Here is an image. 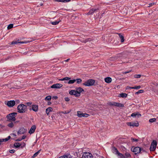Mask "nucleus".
I'll list each match as a JSON object with an SVG mask.
<instances>
[{
    "mask_svg": "<svg viewBox=\"0 0 158 158\" xmlns=\"http://www.w3.org/2000/svg\"><path fill=\"white\" fill-rule=\"evenodd\" d=\"M17 109L18 112L19 113H24L27 111V106L23 104L19 105L18 106Z\"/></svg>",
    "mask_w": 158,
    "mask_h": 158,
    "instance_id": "obj_1",
    "label": "nucleus"
},
{
    "mask_svg": "<svg viewBox=\"0 0 158 158\" xmlns=\"http://www.w3.org/2000/svg\"><path fill=\"white\" fill-rule=\"evenodd\" d=\"M17 113L16 112L11 113L8 114L6 117L8 121H15L16 120L15 116Z\"/></svg>",
    "mask_w": 158,
    "mask_h": 158,
    "instance_id": "obj_2",
    "label": "nucleus"
},
{
    "mask_svg": "<svg viewBox=\"0 0 158 158\" xmlns=\"http://www.w3.org/2000/svg\"><path fill=\"white\" fill-rule=\"evenodd\" d=\"M95 83V81L94 80L89 79L84 83L83 85L86 86H89L93 85Z\"/></svg>",
    "mask_w": 158,
    "mask_h": 158,
    "instance_id": "obj_3",
    "label": "nucleus"
},
{
    "mask_svg": "<svg viewBox=\"0 0 158 158\" xmlns=\"http://www.w3.org/2000/svg\"><path fill=\"white\" fill-rule=\"evenodd\" d=\"M157 143L156 140H154L152 142L151 146L150 148V150L151 151H153L155 150Z\"/></svg>",
    "mask_w": 158,
    "mask_h": 158,
    "instance_id": "obj_4",
    "label": "nucleus"
},
{
    "mask_svg": "<svg viewBox=\"0 0 158 158\" xmlns=\"http://www.w3.org/2000/svg\"><path fill=\"white\" fill-rule=\"evenodd\" d=\"M108 104L110 105L115 106L118 107H124L123 104L114 102H110Z\"/></svg>",
    "mask_w": 158,
    "mask_h": 158,
    "instance_id": "obj_5",
    "label": "nucleus"
},
{
    "mask_svg": "<svg viewBox=\"0 0 158 158\" xmlns=\"http://www.w3.org/2000/svg\"><path fill=\"white\" fill-rule=\"evenodd\" d=\"M141 150V148L138 147L131 148V151L134 152L135 154L139 153Z\"/></svg>",
    "mask_w": 158,
    "mask_h": 158,
    "instance_id": "obj_6",
    "label": "nucleus"
},
{
    "mask_svg": "<svg viewBox=\"0 0 158 158\" xmlns=\"http://www.w3.org/2000/svg\"><path fill=\"white\" fill-rule=\"evenodd\" d=\"M82 158H93V156L90 153L85 152L82 155Z\"/></svg>",
    "mask_w": 158,
    "mask_h": 158,
    "instance_id": "obj_7",
    "label": "nucleus"
},
{
    "mask_svg": "<svg viewBox=\"0 0 158 158\" xmlns=\"http://www.w3.org/2000/svg\"><path fill=\"white\" fill-rule=\"evenodd\" d=\"M5 104L9 107H12L15 105V102L14 100H11L6 102Z\"/></svg>",
    "mask_w": 158,
    "mask_h": 158,
    "instance_id": "obj_8",
    "label": "nucleus"
},
{
    "mask_svg": "<svg viewBox=\"0 0 158 158\" xmlns=\"http://www.w3.org/2000/svg\"><path fill=\"white\" fill-rule=\"evenodd\" d=\"M69 94L71 95H74L76 97L79 96V94L76 90H72L69 92Z\"/></svg>",
    "mask_w": 158,
    "mask_h": 158,
    "instance_id": "obj_9",
    "label": "nucleus"
},
{
    "mask_svg": "<svg viewBox=\"0 0 158 158\" xmlns=\"http://www.w3.org/2000/svg\"><path fill=\"white\" fill-rule=\"evenodd\" d=\"M63 85L59 83H56L52 85L51 87V88L53 89H59Z\"/></svg>",
    "mask_w": 158,
    "mask_h": 158,
    "instance_id": "obj_10",
    "label": "nucleus"
},
{
    "mask_svg": "<svg viewBox=\"0 0 158 158\" xmlns=\"http://www.w3.org/2000/svg\"><path fill=\"white\" fill-rule=\"evenodd\" d=\"M77 116L80 117H87L89 115L87 114L82 113L80 111H78L77 112Z\"/></svg>",
    "mask_w": 158,
    "mask_h": 158,
    "instance_id": "obj_11",
    "label": "nucleus"
},
{
    "mask_svg": "<svg viewBox=\"0 0 158 158\" xmlns=\"http://www.w3.org/2000/svg\"><path fill=\"white\" fill-rule=\"evenodd\" d=\"M127 124L130 127H138L139 126V123L137 122L136 123L130 122H127Z\"/></svg>",
    "mask_w": 158,
    "mask_h": 158,
    "instance_id": "obj_12",
    "label": "nucleus"
},
{
    "mask_svg": "<svg viewBox=\"0 0 158 158\" xmlns=\"http://www.w3.org/2000/svg\"><path fill=\"white\" fill-rule=\"evenodd\" d=\"M31 107V110L35 112H37L38 110V106L37 105H33Z\"/></svg>",
    "mask_w": 158,
    "mask_h": 158,
    "instance_id": "obj_13",
    "label": "nucleus"
},
{
    "mask_svg": "<svg viewBox=\"0 0 158 158\" xmlns=\"http://www.w3.org/2000/svg\"><path fill=\"white\" fill-rule=\"evenodd\" d=\"M36 129V127L35 125H33L31 128L30 130L29 131V133L30 134H31L33 133L34 132Z\"/></svg>",
    "mask_w": 158,
    "mask_h": 158,
    "instance_id": "obj_14",
    "label": "nucleus"
},
{
    "mask_svg": "<svg viewBox=\"0 0 158 158\" xmlns=\"http://www.w3.org/2000/svg\"><path fill=\"white\" fill-rule=\"evenodd\" d=\"M154 85L156 87L153 88L154 92L158 95V83H156Z\"/></svg>",
    "mask_w": 158,
    "mask_h": 158,
    "instance_id": "obj_15",
    "label": "nucleus"
},
{
    "mask_svg": "<svg viewBox=\"0 0 158 158\" xmlns=\"http://www.w3.org/2000/svg\"><path fill=\"white\" fill-rule=\"evenodd\" d=\"M26 132V130L24 128H21L19 129L18 131V134H22Z\"/></svg>",
    "mask_w": 158,
    "mask_h": 158,
    "instance_id": "obj_16",
    "label": "nucleus"
},
{
    "mask_svg": "<svg viewBox=\"0 0 158 158\" xmlns=\"http://www.w3.org/2000/svg\"><path fill=\"white\" fill-rule=\"evenodd\" d=\"M10 138V136H8L7 138L3 139H0V145L2 144L3 142H6L9 140Z\"/></svg>",
    "mask_w": 158,
    "mask_h": 158,
    "instance_id": "obj_17",
    "label": "nucleus"
},
{
    "mask_svg": "<svg viewBox=\"0 0 158 158\" xmlns=\"http://www.w3.org/2000/svg\"><path fill=\"white\" fill-rule=\"evenodd\" d=\"M111 150L112 152L116 155L118 153V152H119L117 149L114 147H112Z\"/></svg>",
    "mask_w": 158,
    "mask_h": 158,
    "instance_id": "obj_18",
    "label": "nucleus"
},
{
    "mask_svg": "<svg viewBox=\"0 0 158 158\" xmlns=\"http://www.w3.org/2000/svg\"><path fill=\"white\" fill-rule=\"evenodd\" d=\"M105 81L107 83H110L111 82L112 80L110 77H107L104 79Z\"/></svg>",
    "mask_w": 158,
    "mask_h": 158,
    "instance_id": "obj_19",
    "label": "nucleus"
},
{
    "mask_svg": "<svg viewBox=\"0 0 158 158\" xmlns=\"http://www.w3.org/2000/svg\"><path fill=\"white\" fill-rule=\"evenodd\" d=\"M76 90L77 92L79 93V96H80V95L81 93L82 92L84 91V89L82 88H81V87H79L78 88H76Z\"/></svg>",
    "mask_w": 158,
    "mask_h": 158,
    "instance_id": "obj_20",
    "label": "nucleus"
},
{
    "mask_svg": "<svg viewBox=\"0 0 158 158\" xmlns=\"http://www.w3.org/2000/svg\"><path fill=\"white\" fill-rule=\"evenodd\" d=\"M52 110L53 109L51 107H49L47 108L46 110V112L47 115H48L49 112L52 111Z\"/></svg>",
    "mask_w": 158,
    "mask_h": 158,
    "instance_id": "obj_21",
    "label": "nucleus"
},
{
    "mask_svg": "<svg viewBox=\"0 0 158 158\" xmlns=\"http://www.w3.org/2000/svg\"><path fill=\"white\" fill-rule=\"evenodd\" d=\"M116 155L118 158H125L123 154L119 152Z\"/></svg>",
    "mask_w": 158,
    "mask_h": 158,
    "instance_id": "obj_22",
    "label": "nucleus"
},
{
    "mask_svg": "<svg viewBox=\"0 0 158 158\" xmlns=\"http://www.w3.org/2000/svg\"><path fill=\"white\" fill-rule=\"evenodd\" d=\"M72 156L70 154L67 155H64L60 157L59 158H72Z\"/></svg>",
    "mask_w": 158,
    "mask_h": 158,
    "instance_id": "obj_23",
    "label": "nucleus"
},
{
    "mask_svg": "<svg viewBox=\"0 0 158 158\" xmlns=\"http://www.w3.org/2000/svg\"><path fill=\"white\" fill-rule=\"evenodd\" d=\"M119 37L121 39V42H123L124 41V37L122 35L121 33H119L118 34Z\"/></svg>",
    "mask_w": 158,
    "mask_h": 158,
    "instance_id": "obj_24",
    "label": "nucleus"
},
{
    "mask_svg": "<svg viewBox=\"0 0 158 158\" xmlns=\"http://www.w3.org/2000/svg\"><path fill=\"white\" fill-rule=\"evenodd\" d=\"M25 42H24L19 41H14L11 42V44H17L18 43L23 44Z\"/></svg>",
    "mask_w": 158,
    "mask_h": 158,
    "instance_id": "obj_25",
    "label": "nucleus"
},
{
    "mask_svg": "<svg viewBox=\"0 0 158 158\" xmlns=\"http://www.w3.org/2000/svg\"><path fill=\"white\" fill-rule=\"evenodd\" d=\"M131 116L133 117H136V116L139 117V116H141V115L140 114H138L135 113H133L131 114Z\"/></svg>",
    "mask_w": 158,
    "mask_h": 158,
    "instance_id": "obj_26",
    "label": "nucleus"
},
{
    "mask_svg": "<svg viewBox=\"0 0 158 158\" xmlns=\"http://www.w3.org/2000/svg\"><path fill=\"white\" fill-rule=\"evenodd\" d=\"M60 22V20H59L58 21H55L54 22H51V23L53 25H56L58 24Z\"/></svg>",
    "mask_w": 158,
    "mask_h": 158,
    "instance_id": "obj_27",
    "label": "nucleus"
},
{
    "mask_svg": "<svg viewBox=\"0 0 158 158\" xmlns=\"http://www.w3.org/2000/svg\"><path fill=\"white\" fill-rule=\"evenodd\" d=\"M127 94L126 93H121L119 94L120 97L122 98H126L127 97Z\"/></svg>",
    "mask_w": 158,
    "mask_h": 158,
    "instance_id": "obj_28",
    "label": "nucleus"
},
{
    "mask_svg": "<svg viewBox=\"0 0 158 158\" xmlns=\"http://www.w3.org/2000/svg\"><path fill=\"white\" fill-rule=\"evenodd\" d=\"M14 146L15 148H18L21 146V144L19 143H15L14 144Z\"/></svg>",
    "mask_w": 158,
    "mask_h": 158,
    "instance_id": "obj_29",
    "label": "nucleus"
},
{
    "mask_svg": "<svg viewBox=\"0 0 158 158\" xmlns=\"http://www.w3.org/2000/svg\"><path fill=\"white\" fill-rule=\"evenodd\" d=\"M40 150H39V151H37V152H35L33 155L32 156V158H34L36 156L38 155V154H39V153L40 152Z\"/></svg>",
    "mask_w": 158,
    "mask_h": 158,
    "instance_id": "obj_30",
    "label": "nucleus"
},
{
    "mask_svg": "<svg viewBox=\"0 0 158 158\" xmlns=\"http://www.w3.org/2000/svg\"><path fill=\"white\" fill-rule=\"evenodd\" d=\"M75 81H77V84H80L82 82V80L80 78H78L76 79H75Z\"/></svg>",
    "mask_w": 158,
    "mask_h": 158,
    "instance_id": "obj_31",
    "label": "nucleus"
},
{
    "mask_svg": "<svg viewBox=\"0 0 158 158\" xmlns=\"http://www.w3.org/2000/svg\"><path fill=\"white\" fill-rule=\"evenodd\" d=\"M75 81V79L73 80H69V81H68V84H72L74 83Z\"/></svg>",
    "mask_w": 158,
    "mask_h": 158,
    "instance_id": "obj_32",
    "label": "nucleus"
},
{
    "mask_svg": "<svg viewBox=\"0 0 158 158\" xmlns=\"http://www.w3.org/2000/svg\"><path fill=\"white\" fill-rule=\"evenodd\" d=\"M52 99L51 96H48L46 97L45 98V100L46 101H50Z\"/></svg>",
    "mask_w": 158,
    "mask_h": 158,
    "instance_id": "obj_33",
    "label": "nucleus"
},
{
    "mask_svg": "<svg viewBox=\"0 0 158 158\" xmlns=\"http://www.w3.org/2000/svg\"><path fill=\"white\" fill-rule=\"evenodd\" d=\"M144 92V90L143 89H140L138 91L136 92L135 93V94H138L140 93H143Z\"/></svg>",
    "mask_w": 158,
    "mask_h": 158,
    "instance_id": "obj_34",
    "label": "nucleus"
},
{
    "mask_svg": "<svg viewBox=\"0 0 158 158\" xmlns=\"http://www.w3.org/2000/svg\"><path fill=\"white\" fill-rule=\"evenodd\" d=\"M95 9H92L90 10L89 11L88 13V14L90 15L92 13H93L95 10Z\"/></svg>",
    "mask_w": 158,
    "mask_h": 158,
    "instance_id": "obj_35",
    "label": "nucleus"
},
{
    "mask_svg": "<svg viewBox=\"0 0 158 158\" xmlns=\"http://www.w3.org/2000/svg\"><path fill=\"white\" fill-rule=\"evenodd\" d=\"M7 126L10 128H12L14 126V124L13 123L11 122L8 124Z\"/></svg>",
    "mask_w": 158,
    "mask_h": 158,
    "instance_id": "obj_36",
    "label": "nucleus"
},
{
    "mask_svg": "<svg viewBox=\"0 0 158 158\" xmlns=\"http://www.w3.org/2000/svg\"><path fill=\"white\" fill-rule=\"evenodd\" d=\"M156 121V118H151V119H149V122H150L151 123L155 122Z\"/></svg>",
    "mask_w": 158,
    "mask_h": 158,
    "instance_id": "obj_37",
    "label": "nucleus"
},
{
    "mask_svg": "<svg viewBox=\"0 0 158 158\" xmlns=\"http://www.w3.org/2000/svg\"><path fill=\"white\" fill-rule=\"evenodd\" d=\"M125 157H129L131 156L130 154L128 152L125 153Z\"/></svg>",
    "mask_w": 158,
    "mask_h": 158,
    "instance_id": "obj_38",
    "label": "nucleus"
},
{
    "mask_svg": "<svg viewBox=\"0 0 158 158\" xmlns=\"http://www.w3.org/2000/svg\"><path fill=\"white\" fill-rule=\"evenodd\" d=\"M13 24H10L8 26L7 28L8 29H9L13 28Z\"/></svg>",
    "mask_w": 158,
    "mask_h": 158,
    "instance_id": "obj_39",
    "label": "nucleus"
},
{
    "mask_svg": "<svg viewBox=\"0 0 158 158\" xmlns=\"http://www.w3.org/2000/svg\"><path fill=\"white\" fill-rule=\"evenodd\" d=\"M141 76L140 74H135L134 76V77L135 78H139Z\"/></svg>",
    "mask_w": 158,
    "mask_h": 158,
    "instance_id": "obj_40",
    "label": "nucleus"
},
{
    "mask_svg": "<svg viewBox=\"0 0 158 158\" xmlns=\"http://www.w3.org/2000/svg\"><path fill=\"white\" fill-rule=\"evenodd\" d=\"M141 88V86L140 85H138V86H135V87H133V89H140Z\"/></svg>",
    "mask_w": 158,
    "mask_h": 158,
    "instance_id": "obj_41",
    "label": "nucleus"
},
{
    "mask_svg": "<svg viewBox=\"0 0 158 158\" xmlns=\"http://www.w3.org/2000/svg\"><path fill=\"white\" fill-rule=\"evenodd\" d=\"M14 102H15V104H18L20 103V101L18 99H17L15 101H14Z\"/></svg>",
    "mask_w": 158,
    "mask_h": 158,
    "instance_id": "obj_42",
    "label": "nucleus"
},
{
    "mask_svg": "<svg viewBox=\"0 0 158 158\" xmlns=\"http://www.w3.org/2000/svg\"><path fill=\"white\" fill-rule=\"evenodd\" d=\"M131 140L132 142H137L138 140L137 139H135L133 138H131Z\"/></svg>",
    "mask_w": 158,
    "mask_h": 158,
    "instance_id": "obj_43",
    "label": "nucleus"
},
{
    "mask_svg": "<svg viewBox=\"0 0 158 158\" xmlns=\"http://www.w3.org/2000/svg\"><path fill=\"white\" fill-rule=\"evenodd\" d=\"M64 78V80H69L70 79V78L68 77H66Z\"/></svg>",
    "mask_w": 158,
    "mask_h": 158,
    "instance_id": "obj_44",
    "label": "nucleus"
},
{
    "mask_svg": "<svg viewBox=\"0 0 158 158\" xmlns=\"http://www.w3.org/2000/svg\"><path fill=\"white\" fill-rule=\"evenodd\" d=\"M70 112V111H68L67 112L66 111H64L61 112V113H63L64 114H66L69 113Z\"/></svg>",
    "mask_w": 158,
    "mask_h": 158,
    "instance_id": "obj_45",
    "label": "nucleus"
},
{
    "mask_svg": "<svg viewBox=\"0 0 158 158\" xmlns=\"http://www.w3.org/2000/svg\"><path fill=\"white\" fill-rule=\"evenodd\" d=\"M126 89H133V87H131L128 86L126 87Z\"/></svg>",
    "mask_w": 158,
    "mask_h": 158,
    "instance_id": "obj_46",
    "label": "nucleus"
},
{
    "mask_svg": "<svg viewBox=\"0 0 158 158\" xmlns=\"http://www.w3.org/2000/svg\"><path fill=\"white\" fill-rule=\"evenodd\" d=\"M9 152L10 153H13L15 152V150L14 149L11 150H10Z\"/></svg>",
    "mask_w": 158,
    "mask_h": 158,
    "instance_id": "obj_47",
    "label": "nucleus"
},
{
    "mask_svg": "<svg viewBox=\"0 0 158 158\" xmlns=\"http://www.w3.org/2000/svg\"><path fill=\"white\" fill-rule=\"evenodd\" d=\"M55 1H56L58 2H63V0H53Z\"/></svg>",
    "mask_w": 158,
    "mask_h": 158,
    "instance_id": "obj_48",
    "label": "nucleus"
},
{
    "mask_svg": "<svg viewBox=\"0 0 158 158\" xmlns=\"http://www.w3.org/2000/svg\"><path fill=\"white\" fill-rule=\"evenodd\" d=\"M31 104L32 103L31 102H27L26 103V104L28 106L31 105Z\"/></svg>",
    "mask_w": 158,
    "mask_h": 158,
    "instance_id": "obj_49",
    "label": "nucleus"
},
{
    "mask_svg": "<svg viewBox=\"0 0 158 158\" xmlns=\"http://www.w3.org/2000/svg\"><path fill=\"white\" fill-rule=\"evenodd\" d=\"M71 0H63V2H68L70 1Z\"/></svg>",
    "mask_w": 158,
    "mask_h": 158,
    "instance_id": "obj_50",
    "label": "nucleus"
},
{
    "mask_svg": "<svg viewBox=\"0 0 158 158\" xmlns=\"http://www.w3.org/2000/svg\"><path fill=\"white\" fill-rule=\"evenodd\" d=\"M131 72V70L128 71H126V72H125L123 73H124V74H126V73H130Z\"/></svg>",
    "mask_w": 158,
    "mask_h": 158,
    "instance_id": "obj_51",
    "label": "nucleus"
},
{
    "mask_svg": "<svg viewBox=\"0 0 158 158\" xmlns=\"http://www.w3.org/2000/svg\"><path fill=\"white\" fill-rule=\"evenodd\" d=\"M154 3H150L149 4V6H148V7H150V6H152L153 5H154Z\"/></svg>",
    "mask_w": 158,
    "mask_h": 158,
    "instance_id": "obj_52",
    "label": "nucleus"
},
{
    "mask_svg": "<svg viewBox=\"0 0 158 158\" xmlns=\"http://www.w3.org/2000/svg\"><path fill=\"white\" fill-rule=\"evenodd\" d=\"M26 137V136L23 135V136H22V138H21V139H22V140L24 139Z\"/></svg>",
    "mask_w": 158,
    "mask_h": 158,
    "instance_id": "obj_53",
    "label": "nucleus"
},
{
    "mask_svg": "<svg viewBox=\"0 0 158 158\" xmlns=\"http://www.w3.org/2000/svg\"><path fill=\"white\" fill-rule=\"evenodd\" d=\"M52 98L54 99H56L57 98V96H53L52 97Z\"/></svg>",
    "mask_w": 158,
    "mask_h": 158,
    "instance_id": "obj_54",
    "label": "nucleus"
},
{
    "mask_svg": "<svg viewBox=\"0 0 158 158\" xmlns=\"http://www.w3.org/2000/svg\"><path fill=\"white\" fill-rule=\"evenodd\" d=\"M65 100L66 101H69V98H65Z\"/></svg>",
    "mask_w": 158,
    "mask_h": 158,
    "instance_id": "obj_55",
    "label": "nucleus"
},
{
    "mask_svg": "<svg viewBox=\"0 0 158 158\" xmlns=\"http://www.w3.org/2000/svg\"><path fill=\"white\" fill-rule=\"evenodd\" d=\"M22 140V139H20V138H19L18 139H17L16 140V141H21Z\"/></svg>",
    "mask_w": 158,
    "mask_h": 158,
    "instance_id": "obj_56",
    "label": "nucleus"
},
{
    "mask_svg": "<svg viewBox=\"0 0 158 158\" xmlns=\"http://www.w3.org/2000/svg\"><path fill=\"white\" fill-rule=\"evenodd\" d=\"M11 136H16V135L15 134H11Z\"/></svg>",
    "mask_w": 158,
    "mask_h": 158,
    "instance_id": "obj_57",
    "label": "nucleus"
},
{
    "mask_svg": "<svg viewBox=\"0 0 158 158\" xmlns=\"http://www.w3.org/2000/svg\"><path fill=\"white\" fill-rule=\"evenodd\" d=\"M59 80L60 81H64V78L60 79H59Z\"/></svg>",
    "mask_w": 158,
    "mask_h": 158,
    "instance_id": "obj_58",
    "label": "nucleus"
},
{
    "mask_svg": "<svg viewBox=\"0 0 158 158\" xmlns=\"http://www.w3.org/2000/svg\"><path fill=\"white\" fill-rule=\"evenodd\" d=\"M51 104V102H48V105H50Z\"/></svg>",
    "mask_w": 158,
    "mask_h": 158,
    "instance_id": "obj_59",
    "label": "nucleus"
},
{
    "mask_svg": "<svg viewBox=\"0 0 158 158\" xmlns=\"http://www.w3.org/2000/svg\"><path fill=\"white\" fill-rule=\"evenodd\" d=\"M40 6H42L43 5V3H42V2H41L40 4Z\"/></svg>",
    "mask_w": 158,
    "mask_h": 158,
    "instance_id": "obj_60",
    "label": "nucleus"
},
{
    "mask_svg": "<svg viewBox=\"0 0 158 158\" xmlns=\"http://www.w3.org/2000/svg\"><path fill=\"white\" fill-rule=\"evenodd\" d=\"M89 41V40L88 39H86L85 40V42H87Z\"/></svg>",
    "mask_w": 158,
    "mask_h": 158,
    "instance_id": "obj_61",
    "label": "nucleus"
},
{
    "mask_svg": "<svg viewBox=\"0 0 158 158\" xmlns=\"http://www.w3.org/2000/svg\"><path fill=\"white\" fill-rule=\"evenodd\" d=\"M69 60V59H67L66 60H65V61L68 62Z\"/></svg>",
    "mask_w": 158,
    "mask_h": 158,
    "instance_id": "obj_62",
    "label": "nucleus"
},
{
    "mask_svg": "<svg viewBox=\"0 0 158 158\" xmlns=\"http://www.w3.org/2000/svg\"><path fill=\"white\" fill-rule=\"evenodd\" d=\"M25 146V144L24 143V146Z\"/></svg>",
    "mask_w": 158,
    "mask_h": 158,
    "instance_id": "obj_63",
    "label": "nucleus"
}]
</instances>
